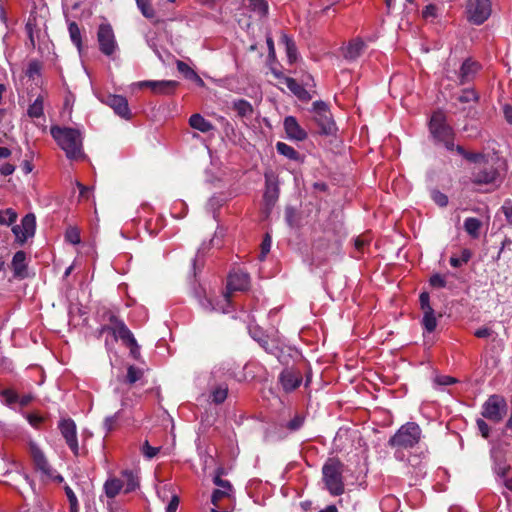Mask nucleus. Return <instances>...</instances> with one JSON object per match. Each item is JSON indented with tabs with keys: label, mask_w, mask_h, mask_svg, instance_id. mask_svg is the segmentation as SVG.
<instances>
[{
	"label": "nucleus",
	"mask_w": 512,
	"mask_h": 512,
	"mask_svg": "<svg viewBox=\"0 0 512 512\" xmlns=\"http://www.w3.org/2000/svg\"><path fill=\"white\" fill-rule=\"evenodd\" d=\"M245 5L258 16L263 17L268 12V5L265 0H244Z\"/></svg>",
	"instance_id": "obj_30"
},
{
	"label": "nucleus",
	"mask_w": 512,
	"mask_h": 512,
	"mask_svg": "<svg viewBox=\"0 0 512 512\" xmlns=\"http://www.w3.org/2000/svg\"><path fill=\"white\" fill-rule=\"evenodd\" d=\"M109 322L116 324V330L114 332V339L110 340L108 337L105 338V347L107 351H112L114 349L115 343L118 340H121L124 345H127L128 343H134L135 337L123 320L115 315H111L109 317Z\"/></svg>",
	"instance_id": "obj_11"
},
{
	"label": "nucleus",
	"mask_w": 512,
	"mask_h": 512,
	"mask_svg": "<svg viewBox=\"0 0 512 512\" xmlns=\"http://www.w3.org/2000/svg\"><path fill=\"white\" fill-rule=\"evenodd\" d=\"M121 480L124 482V493H130L139 487L138 473L133 470H123Z\"/></svg>",
	"instance_id": "obj_23"
},
{
	"label": "nucleus",
	"mask_w": 512,
	"mask_h": 512,
	"mask_svg": "<svg viewBox=\"0 0 512 512\" xmlns=\"http://www.w3.org/2000/svg\"><path fill=\"white\" fill-rule=\"evenodd\" d=\"M429 130L437 143H441L449 151H454V133L452 128L446 124V117L442 111L432 114L429 122Z\"/></svg>",
	"instance_id": "obj_5"
},
{
	"label": "nucleus",
	"mask_w": 512,
	"mask_h": 512,
	"mask_svg": "<svg viewBox=\"0 0 512 512\" xmlns=\"http://www.w3.org/2000/svg\"><path fill=\"white\" fill-rule=\"evenodd\" d=\"M458 100L462 103H468L471 101H477L478 95L474 90L466 89L462 92V94L458 97Z\"/></svg>",
	"instance_id": "obj_48"
},
{
	"label": "nucleus",
	"mask_w": 512,
	"mask_h": 512,
	"mask_svg": "<svg viewBox=\"0 0 512 512\" xmlns=\"http://www.w3.org/2000/svg\"><path fill=\"white\" fill-rule=\"evenodd\" d=\"M142 376L141 370L138 368H135L134 366H129L127 370V381L129 383H135L138 381Z\"/></svg>",
	"instance_id": "obj_49"
},
{
	"label": "nucleus",
	"mask_w": 512,
	"mask_h": 512,
	"mask_svg": "<svg viewBox=\"0 0 512 512\" xmlns=\"http://www.w3.org/2000/svg\"><path fill=\"white\" fill-rule=\"evenodd\" d=\"M472 257V253L469 249H463L461 251L460 257L452 256L450 258V265L458 268L461 267L463 264H466Z\"/></svg>",
	"instance_id": "obj_38"
},
{
	"label": "nucleus",
	"mask_w": 512,
	"mask_h": 512,
	"mask_svg": "<svg viewBox=\"0 0 512 512\" xmlns=\"http://www.w3.org/2000/svg\"><path fill=\"white\" fill-rule=\"evenodd\" d=\"M422 16L425 19L435 18L437 16V7L434 4L427 5L422 11Z\"/></svg>",
	"instance_id": "obj_53"
},
{
	"label": "nucleus",
	"mask_w": 512,
	"mask_h": 512,
	"mask_svg": "<svg viewBox=\"0 0 512 512\" xmlns=\"http://www.w3.org/2000/svg\"><path fill=\"white\" fill-rule=\"evenodd\" d=\"M250 284V277L243 271H233L228 276L227 292L224 293L220 300L213 303L210 299L204 297L199 299L200 305L207 311H217L228 313L231 308L230 293L232 291H245Z\"/></svg>",
	"instance_id": "obj_2"
},
{
	"label": "nucleus",
	"mask_w": 512,
	"mask_h": 512,
	"mask_svg": "<svg viewBox=\"0 0 512 512\" xmlns=\"http://www.w3.org/2000/svg\"><path fill=\"white\" fill-rule=\"evenodd\" d=\"M58 428L68 447L71 449L73 454L77 456L79 454V445L75 422L71 418L61 419L58 423Z\"/></svg>",
	"instance_id": "obj_12"
},
{
	"label": "nucleus",
	"mask_w": 512,
	"mask_h": 512,
	"mask_svg": "<svg viewBox=\"0 0 512 512\" xmlns=\"http://www.w3.org/2000/svg\"><path fill=\"white\" fill-rule=\"evenodd\" d=\"M276 150L279 154L287 157L290 160H298L299 153L290 145L284 142H277Z\"/></svg>",
	"instance_id": "obj_33"
},
{
	"label": "nucleus",
	"mask_w": 512,
	"mask_h": 512,
	"mask_svg": "<svg viewBox=\"0 0 512 512\" xmlns=\"http://www.w3.org/2000/svg\"><path fill=\"white\" fill-rule=\"evenodd\" d=\"M117 419H118V413H115L114 415L108 416L105 418L104 427L107 432H109L113 429L115 423L117 422Z\"/></svg>",
	"instance_id": "obj_56"
},
{
	"label": "nucleus",
	"mask_w": 512,
	"mask_h": 512,
	"mask_svg": "<svg viewBox=\"0 0 512 512\" xmlns=\"http://www.w3.org/2000/svg\"><path fill=\"white\" fill-rule=\"evenodd\" d=\"M421 437L420 426L415 422H407L389 439L388 444L397 450L410 449L419 443Z\"/></svg>",
	"instance_id": "obj_3"
},
{
	"label": "nucleus",
	"mask_w": 512,
	"mask_h": 512,
	"mask_svg": "<svg viewBox=\"0 0 512 512\" xmlns=\"http://www.w3.org/2000/svg\"><path fill=\"white\" fill-rule=\"evenodd\" d=\"M97 42L100 52L109 58H113L119 51L113 28L109 23H101L99 25L97 30Z\"/></svg>",
	"instance_id": "obj_7"
},
{
	"label": "nucleus",
	"mask_w": 512,
	"mask_h": 512,
	"mask_svg": "<svg viewBox=\"0 0 512 512\" xmlns=\"http://www.w3.org/2000/svg\"><path fill=\"white\" fill-rule=\"evenodd\" d=\"M459 155L463 156L465 159L469 160L470 162H474V163H477L479 162L480 160L484 159V155L481 154V153H471V152H467L465 151V149L460 146V145H457L454 149Z\"/></svg>",
	"instance_id": "obj_40"
},
{
	"label": "nucleus",
	"mask_w": 512,
	"mask_h": 512,
	"mask_svg": "<svg viewBox=\"0 0 512 512\" xmlns=\"http://www.w3.org/2000/svg\"><path fill=\"white\" fill-rule=\"evenodd\" d=\"M342 473L343 464L338 459L330 458L322 467L325 487L333 496H339L344 493Z\"/></svg>",
	"instance_id": "obj_4"
},
{
	"label": "nucleus",
	"mask_w": 512,
	"mask_h": 512,
	"mask_svg": "<svg viewBox=\"0 0 512 512\" xmlns=\"http://www.w3.org/2000/svg\"><path fill=\"white\" fill-rule=\"evenodd\" d=\"M431 286L435 288H444L446 286V280L444 276L440 274H434L430 277L429 280Z\"/></svg>",
	"instance_id": "obj_51"
},
{
	"label": "nucleus",
	"mask_w": 512,
	"mask_h": 512,
	"mask_svg": "<svg viewBox=\"0 0 512 512\" xmlns=\"http://www.w3.org/2000/svg\"><path fill=\"white\" fill-rule=\"evenodd\" d=\"M162 84H160L161 86ZM137 86L140 88L148 87L151 89L153 93L156 91V86H159L158 81L156 80H146V81H140L137 83Z\"/></svg>",
	"instance_id": "obj_58"
},
{
	"label": "nucleus",
	"mask_w": 512,
	"mask_h": 512,
	"mask_svg": "<svg viewBox=\"0 0 512 512\" xmlns=\"http://www.w3.org/2000/svg\"><path fill=\"white\" fill-rule=\"evenodd\" d=\"M505 219L509 225H512V200L506 199L501 207Z\"/></svg>",
	"instance_id": "obj_47"
},
{
	"label": "nucleus",
	"mask_w": 512,
	"mask_h": 512,
	"mask_svg": "<svg viewBox=\"0 0 512 512\" xmlns=\"http://www.w3.org/2000/svg\"><path fill=\"white\" fill-rule=\"evenodd\" d=\"M492 330L487 327H481L477 329L474 333V335L478 338H488L491 336Z\"/></svg>",
	"instance_id": "obj_63"
},
{
	"label": "nucleus",
	"mask_w": 512,
	"mask_h": 512,
	"mask_svg": "<svg viewBox=\"0 0 512 512\" xmlns=\"http://www.w3.org/2000/svg\"><path fill=\"white\" fill-rule=\"evenodd\" d=\"M279 197V186L276 176L272 172L265 173L264 201L267 206L274 205Z\"/></svg>",
	"instance_id": "obj_16"
},
{
	"label": "nucleus",
	"mask_w": 512,
	"mask_h": 512,
	"mask_svg": "<svg viewBox=\"0 0 512 512\" xmlns=\"http://www.w3.org/2000/svg\"><path fill=\"white\" fill-rule=\"evenodd\" d=\"M27 115L30 118H40L44 115V99L41 95L29 105Z\"/></svg>",
	"instance_id": "obj_27"
},
{
	"label": "nucleus",
	"mask_w": 512,
	"mask_h": 512,
	"mask_svg": "<svg viewBox=\"0 0 512 512\" xmlns=\"http://www.w3.org/2000/svg\"><path fill=\"white\" fill-rule=\"evenodd\" d=\"M115 330H116V324L110 322V324H108V325L101 326V328L98 330V336L107 334L106 337H108L110 340H112L115 337V334H114Z\"/></svg>",
	"instance_id": "obj_46"
},
{
	"label": "nucleus",
	"mask_w": 512,
	"mask_h": 512,
	"mask_svg": "<svg viewBox=\"0 0 512 512\" xmlns=\"http://www.w3.org/2000/svg\"><path fill=\"white\" fill-rule=\"evenodd\" d=\"M36 229V217L34 214L29 213L25 215L20 225H15L12 231L16 237V240L20 243H24L28 238H31L35 234Z\"/></svg>",
	"instance_id": "obj_13"
},
{
	"label": "nucleus",
	"mask_w": 512,
	"mask_h": 512,
	"mask_svg": "<svg viewBox=\"0 0 512 512\" xmlns=\"http://www.w3.org/2000/svg\"><path fill=\"white\" fill-rule=\"evenodd\" d=\"M29 453L36 470L41 473L44 479L58 483L63 482V477L58 474L55 469H53L43 450L34 441L29 442Z\"/></svg>",
	"instance_id": "obj_6"
},
{
	"label": "nucleus",
	"mask_w": 512,
	"mask_h": 512,
	"mask_svg": "<svg viewBox=\"0 0 512 512\" xmlns=\"http://www.w3.org/2000/svg\"><path fill=\"white\" fill-rule=\"evenodd\" d=\"M271 244H272L271 237L269 236V234H266V236L264 237L262 244H261V256H260L261 259H264L265 256L267 255V253L270 251Z\"/></svg>",
	"instance_id": "obj_52"
},
{
	"label": "nucleus",
	"mask_w": 512,
	"mask_h": 512,
	"mask_svg": "<svg viewBox=\"0 0 512 512\" xmlns=\"http://www.w3.org/2000/svg\"><path fill=\"white\" fill-rule=\"evenodd\" d=\"M480 69H481V65L478 62H476L470 58L466 59L460 67V71H459L460 83L465 84V83L472 81Z\"/></svg>",
	"instance_id": "obj_19"
},
{
	"label": "nucleus",
	"mask_w": 512,
	"mask_h": 512,
	"mask_svg": "<svg viewBox=\"0 0 512 512\" xmlns=\"http://www.w3.org/2000/svg\"><path fill=\"white\" fill-rule=\"evenodd\" d=\"M507 412V402L501 395L494 394L482 405V416L490 421L499 423Z\"/></svg>",
	"instance_id": "obj_8"
},
{
	"label": "nucleus",
	"mask_w": 512,
	"mask_h": 512,
	"mask_svg": "<svg viewBox=\"0 0 512 512\" xmlns=\"http://www.w3.org/2000/svg\"><path fill=\"white\" fill-rule=\"evenodd\" d=\"M17 219V213L11 209L0 210V225H11Z\"/></svg>",
	"instance_id": "obj_39"
},
{
	"label": "nucleus",
	"mask_w": 512,
	"mask_h": 512,
	"mask_svg": "<svg viewBox=\"0 0 512 512\" xmlns=\"http://www.w3.org/2000/svg\"><path fill=\"white\" fill-rule=\"evenodd\" d=\"M160 450V447H153L148 441H145L141 446V452L147 459L154 458Z\"/></svg>",
	"instance_id": "obj_44"
},
{
	"label": "nucleus",
	"mask_w": 512,
	"mask_h": 512,
	"mask_svg": "<svg viewBox=\"0 0 512 512\" xmlns=\"http://www.w3.org/2000/svg\"><path fill=\"white\" fill-rule=\"evenodd\" d=\"M179 505V498L177 495H173L171 497L170 502L168 503L166 507V512H176Z\"/></svg>",
	"instance_id": "obj_61"
},
{
	"label": "nucleus",
	"mask_w": 512,
	"mask_h": 512,
	"mask_svg": "<svg viewBox=\"0 0 512 512\" xmlns=\"http://www.w3.org/2000/svg\"><path fill=\"white\" fill-rule=\"evenodd\" d=\"M365 48L366 44L364 41L361 38H355L343 48V56L350 61L356 60Z\"/></svg>",
	"instance_id": "obj_20"
},
{
	"label": "nucleus",
	"mask_w": 512,
	"mask_h": 512,
	"mask_svg": "<svg viewBox=\"0 0 512 512\" xmlns=\"http://www.w3.org/2000/svg\"><path fill=\"white\" fill-rule=\"evenodd\" d=\"M126 346L130 349V354L132 357L137 359L140 355V346L138 345L136 339H134V343H128Z\"/></svg>",
	"instance_id": "obj_60"
},
{
	"label": "nucleus",
	"mask_w": 512,
	"mask_h": 512,
	"mask_svg": "<svg viewBox=\"0 0 512 512\" xmlns=\"http://www.w3.org/2000/svg\"><path fill=\"white\" fill-rule=\"evenodd\" d=\"M136 4L145 18L152 19L155 17V10L151 5V0H136Z\"/></svg>",
	"instance_id": "obj_37"
},
{
	"label": "nucleus",
	"mask_w": 512,
	"mask_h": 512,
	"mask_svg": "<svg viewBox=\"0 0 512 512\" xmlns=\"http://www.w3.org/2000/svg\"><path fill=\"white\" fill-rule=\"evenodd\" d=\"M503 114H504L506 121L509 124H512V107L510 105H504Z\"/></svg>",
	"instance_id": "obj_64"
},
{
	"label": "nucleus",
	"mask_w": 512,
	"mask_h": 512,
	"mask_svg": "<svg viewBox=\"0 0 512 512\" xmlns=\"http://www.w3.org/2000/svg\"><path fill=\"white\" fill-rule=\"evenodd\" d=\"M476 423H477V427H478V430L481 433V435L484 438H487L489 436V433H490L489 425L483 419H478L476 421Z\"/></svg>",
	"instance_id": "obj_54"
},
{
	"label": "nucleus",
	"mask_w": 512,
	"mask_h": 512,
	"mask_svg": "<svg viewBox=\"0 0 512 512\" xmlns=\"http://www.w3.org/2000/svg\"><path fill=\"white\" fill-rule=\"evenodd\" d=\"M26 254L23 251H18L12 258V268L16 277H22L26 269Z\"/></svg>",
	"instance_id": "obj_26"
},
{
	"label": "nucleus",
	"mask_w": 512,
	"mask_h": 512,
	"mask_svg": "<svg viewBox=\"0 0 512 512\" xmlns=\"http://www.w3.org/2000/svg\"><path fill=\"white\" fill-rule=\"evenodd\" d=\"M178 71L184 75L185 78L189 80H194L198 84L203 85V80L199 77V75L185 62L178 61L177 62Z\"/></svg>",
	"instance_id": "obj_31"
},
{
	"label": "nucleus",
	"mask_w": 512,
	"mask_h": 512,
	"mask_svg": "<svg viewBox=\"0 0 512 512\" xmlns=\"http://www.w3.org/2000/svg\"><path fill=\"white\" fill-rule=\"evenodd\" d=\"M284 84L299 100L309 101L311 99L310 93L294 78H284Z\"/></svg>",
	"instance_id": "obj_22"
},
{
	"label": "nucleus",
	"mask_w": 512,
	"mask_h": 512,
	"mask_svg": "<svg viewBox=\"0 0 512 512\" xmlns=\"http://www.w3.org/2000/svg\"><path fill=\"white\" fill-rule=\"evenodd\" d=\"M68 31L72 43L77 47L78 51L82 50V38L79 26L75 22H71L68 25Z\"/></svg>",
	"instance_id": "obj_32"
},
{
	"label": "nucleus",
	"mask_w": 512,
	"mask_h": 512,
	"mask_svg": "<svg viewBox=\"0 0 512 512\" xmlns=\"http://www.w3.org/2000/svg\"><path fill=\"white\" fill-rule=\"evenodd\" d=\"M50 134L69 160L79 161L85 158L83 135L79 129L53 125Z\"/></svg>",
	"instance_id": "obj_1"
},
{
	"label": "nucleus",
	"mask_w": 512,
	"mask_h": 512,
	"mask_svg": "<svg viewBox=\"0 0 512 512\" xmlns=\"http://www.w3.org/2000/svg\"><path fill=\"white\" fill-rule=\"evenodd\" d=\"M14 171L15 166L10 163H4L0 166V174L3 176L11 175Z\"/></svg>",
	"instance_id": "obj_62"
},
{
	"label": "nucleus",
	"mask_w": 512,
	"mask_h": 512,
	"mask_svg": "<svg viewBox=\"0 0 512 512\" xmlns=\"http://www.w3.org/2000/svg\"><path fill=\"white\" fill-rule=\"evenodd\" d=\"M313 111L315 116H323L329 122V110L326 103L323 101H315L313 103Z\"/></svg>",
	"instance_id": "obj_41"
},
{
	"label": "nucleus",
	"mask_w": 512,
	"mask_h": 512,
	"mask_svg": "<svg viewBox=\"0 0 512 512\" xmlns=\"http://www.w3.org/2000/svg\"><path fill=\"white\" fill-rule=\"evenodd\" d=\"M303 423H304V418L300 415H296L293 419H291L287 423L286 427L290 431H297L303 426Z\"/></svg>",
	"instance_id": "obj_50"
},
{
	"label": "nucleus",
	"mask_w": 512,
	"mask_h": 512,
	"mask_svg": "<svg viewBox=\"0 0 512 512\" xmlns=\"http://www.w3.org/2000/svg\"><path fill=\"white\" fill-rule=\"evenodd\" d=\"M316 121L323 126L324 132L328 133L331 129V125L333 124L331 121V116L329 115V122L323 116H315Z\"/></svg>",
	"instance_id": "obj_57"
},
{
	"label": "nucleus",
	"mask_w": 512,
	"mask_h": 512,
	"mask_svg": "<svg viewBox=\"0 0 512 512\" xmlns=\"http://www.w3.org/2000/svg\"><path fill=\"white\" fill-rule=\"evenodd\" d=\"M499 176L498 170L493 166H484L474 168L471 181L474 184H493Z\"/></svg>",
	"instance_id": "obj_15"
},
{
	"label": "nucleus",
	"mask_w": 512,
	"mask_h": 512,
	"mask_svg": "<svg viewBox=\"0 0 512 512\" xmlns=\"http://www.w3.org/2000/svg\"><path fill=\"white\" fill-rule=\"evenodd\" d=\"M228 395V386L226 384H220L215 387L211 392V399L215 404L223 403Z\"/></svg>",
	"instance_id": "obj_34"
},
{
	"label": "nucleus",
	"mask_w": 512,
	"mask_h": 512,
	"mask_svg": "<svg viewBox=\"0 0 512 512\" xmlns=\"http://www.w3.org/2000/svg\"><path fill=\"white\" fill-rule=\"evenodd\" d=\"M122 489L124 490V482L115 476H109L103 484V493L110 500H113Z\"/></svg>",
	"instance_id": "obj_21"
},
{
	"label": "nucleus",
	"mask_w": 512,
	"mask_h": 512,
	"mask_svg": "<svg viewBox=\"0 0 512 512\" xmlns=\"http://www.w3.org/2000/svg\"><path fill=\"white\" fill-rule=\"evenodd\" d=\"M1 396L7 404H12L17 401V394L12 390L2 391Z\"/></svg>",
	"instance_id": "obj_55"
},
{
	"label": "nucleus",
	"mask_w": 512,
	"mask_h": 512,
	"mask_svg": "<svg viewBox=\"0 0 512 512\" xmlns=\"http://www.w3.org/2000/svg\"><path fill=\"white\" fill-rule=\"evenodd\" d=\"M466 10L468 20L475 25H480L491 15V2L490 0H469Z\"/></svg>",
	"instance_id": "obj_9"
},
{
	"label": "nucleus",
	"mask_w": 512,
	"mask_h": 512,
	"mask_svg": "<svg viewBox=\"0 0 512 512\" xmlns=\"http://www.w3.org/2000/svg\"><path fill=\"white\" fill-rule=\"evenodd\" d=\"M26 418L29 424L34 428H38L43 421L42 417L36 414H28Z\"/></svg>",
	"instance_id": "obj_59"
},
{
	"label": "nucleus",
	"mask_w": 512,
	"mask_h": 512,
	"mask_svg": "<svg viewBox=\"0 0 512 512\" xmlns=\"http://www.w3.org/2000/svg\"><path fill=\"white\" fill-rule=\"evenodd\" d=\"M494 473L496 476L500 479H504L506 476H508V472L510 471V466L502 461H495L494 465Z\"/></svg>",
	"instance_id": "obj_42"
},
{
	"label": "nucleus",
	"mask_w": 512,
	"mask_h": 512,
	"mask_svg": "<svg viewBox=\"0 0 512 512\" xmlns=\"http://www.w3.org/2000/svg\"><path fill=\"white\" fill-rule=\"evenodd\" d=\"M422 325L424 327L425 332L432 333L437 327V319L434 314V310L432 307H428V310L424 312Z\"/></svg>",
	"instance_id": "obj_28"
},
{
	"label": "nucleus",
	"mask_w": 512,
	"mask_h": 512,
	"mask_svg": "<svg viewBox=\"0 0 512 512\" xmlns=\"http://www.w3.org/2000/svg\"><path fill=\"white\" fill-rule=\"evenodd\" d=\"M302 380V372L296 368H286L279 375V381L286 392H291L298 388Z\"/></svg>",
	"instance_id": "obj_14"
},
{
	"label": "nucleus",
	"mask_w": 512,
	"mask_h": 512,
	"mask_svg": "<svg viewBox=\"0 0 512 512\" xmlns=\"http://www.w3.org/2000/svg\"><path fill=\"white\" fill-rule=\"evenodd\" d=\"M280 43L282 45H284V47H285L288 62L290 64L295 63L298 59V51H297L296 44H295L294 40L292 39V37H290L286 33H282L281 38H280Z\"/></svg>",
	"instance_id": "obj_24"
},
{
	"label": "nucleus",
	"mask_w": 512,
	"mask_h": 512,
	"mask_svg": "<svg viewBox=\"0 0 512 512\" xmlns=\"http://www.w3.org/2000/svg\"><path fill=\"white\" fill-rule=\"evenodd\" d=\"M481 226V221L475 217L466 218L464 221V229L472 238L479 237Z\"/></svg>",
	"instance_id": "obj_29"
},
{
	"label": "nucleus",
	"mask_w": 512,
	"mask_h": 512,
	"mask_svg": "<svg viewBox=\"0 0 512 512\" xmlns=\"http://www.w3.org/2000/svg\"><path fill=\"white\" fill-rule=\"evenodd\" d=\"M189 125L202 133H207L213 130V125L210 121L206 120L202 115L196 113L190 116Z\"/></svg>",
	"instance_id": "obj_25"
},
{
	"label": "nucleus",
	"mask_w": 512,
	"mask_h": 512,
	"mask_svg": "<svg viewBox=\"0 0 512 512\" xmlns=\"http://www.w3.org/2000/svg\"><path fill=\"white\" fill-rule=\"evenodd\" d=\"M431 197L433 201L440 207H445L448 204V197L438 190H433Z\"/></svg>",
	"instance_id": "obj_45"
},
{
	"label": "nucleus",
	"mask_w": 512,
	"mask_h": 512,
	"mask_svg": "<svg viewBox=\"0 0 512 512\" xmlns=\"http://www.w3.org/2000/svg\"><path fill=\"white\" fill-rule=\"evenodd\" d=\"M225 490H214L211 495L212 507L210 512H222L226 508H231V512L234 509V490L231 484H226Z\"/></svg>",
	"instance_id": "obj_10"
},
{
	"label": "nucleus",
	"mask_w": 512,
	"mask_h": 512,
	"mask_svg": "<svg viewBox=\"0 0 512 512\" xmlns=\"http://www.w3.org/2000/svg\"><path fill=\"white\" fill-rule=\"evenodd\" d=\"M65 239L73 245L79 244L81 241L79 230L75 227H70L65 233Z\"/></svg>",
	"instance_id": "obj_43"
},
{
	"label": "nucleus",
	"mask_w": 512,
	"mask_h": 512,
	"mask_svg": "<svg viewBox=\"0 0 512 512\" xmlns=\"http://www.w3.org/2000/svg\"><path fill=\"white\" fill-rule=\"evenodd\" d=\"M233 108L241 117L250 116L253 113L252 105L244 99L237 100L233 103Z\"/></svg>",
	"instance_id": "obj_35"
},
{
	"label": "nucleus",
	"mask_w": 512,
	"mask_h": 512,
	"mask_svg": "<svg viewBox=\"0 0 512 512\" xmlns=\"http://www.w3.org/2000/svg\"><path fill=\"white\" fill-rule=\"evenodd\" d=\"M284 129L289 139L303 141L307 138L306 131L301 128L297 119L293 116H287L284 119Z\"/></svg>",
	"instance_id": "obj_18"
},
{
	"label": "nucleus",
	"mask_w": 512,
	"mask_h": 512,
	"mask_svg": "<svg viewBox=\"0 0 512 512\" xmlns=\"http://www.w3.org/2000/svg\"><path fill=\"white\" fill-rule=\"evenodd\" d=\"M158 84H163L161 86H156L155 94L160 95H168L173 93L178 85V83L173 80H159Z\"/></svg>",
	"instance_id": "obj_36"
},
{
	"label": "nucleus",
	"mask_w": 512,
	"mask_h": 512,
	"mask_svg": "<svg viewBox=\"0 0 512 512\" xmlns=\"http://www.w3.org/2000/svg\"><path fill=\"white\" fill-rule=\"evenodd\" d=\"M105 103L113 109L115 114L123 119H130L131 111L128 106V101L121 95H108Z\"/></svg>",
	"instance_id": "obj_17"
}]
</instances>
